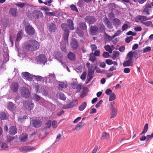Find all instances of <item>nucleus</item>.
Masks as SVG:
<instances>
[{"mask_svg": "<svg viewBox=\"0 0 153 153\" xmlns=\"http://www.w3.org/2000/svg\"><path fill=\"white\" fill-rule=\"evenodd\" d=\"M133 37L132 36H130L126 39V42L127 43H129L132 39Z\"/></svg>", "mask_w": 153, "mask_h": 153, "instance_id": "obj_61", "label": "nucleus"}, {"mask_svg": "<svg viewBox=\"0 0 153 153\" xmlns=\"http://www.w3.org/2000/svg\"><path fill=\"white\" fill-rule=\"evenodd\" d=\"M128 27V25L127 24H124L122 27V30L123 31H124L126 30Z\"/></svg>", "mask_w": 153, "mask_h": 153, "instance_id": "obj_59", "label": "nucleus"}, {"mask_svg": "<svg viewBox=\"0 0 153 153\" xmlns=\"http://www.w3.org/2000/svg\"><path fill=\"white\" fill-rule=\"evenodd\" d=\"M33 16L36 19L39 17H43V16L42 12L39 10L34 11L33 13Z\"/></svg>", "mask_w": 153, "mask_h": 153, "instance_id": "obj_13", "label": "nucleus"}, {"mask_svg": "<svg viewBox=\"0 0 153 153\" xmlns=\"http://www.w3.org/2000/svg\"><path fill=\"white\" fill-rule=\"evenodd\" d=\"M151 18H152L150 17L147 18L146 17L144 16H139L136 18L135 19L137 22L138 20L140 21L143 24V23L145 22L144 21L150 19Z\"/></svg>", "mask_w": 153, "mask_h": 153, "instance_id": "obj_11", "label": "nucleus"}, {"mask_svg": "<svg viewBox=\"0 0 153 153\" xmlns=\"http://www.w3.org/2000/svg\"><path fill=\"white\" fill-rule=\"evenodd\" d=\"M64 32L65 33L64 35V38L65 40H66L69 36V30H66Z\"/></svg>", "mask_w": 153, "mask_h": 153, "instance_id": "obj_35", "label": "nucleus"}, {"mask_svg": "<svg viewBox=\"0 0 153 153\" xmlns=\"http://www.w3.org/2000/svg\"><path fill=\"white\" fill-rule=\"evenodd\" d=\"M92 75L93 74H88L87 78V81L86 82L87 84L93 78Z\"/></svg>", "mask_w": 153, "mask_h": 153, "instance_id": "obj_48", "label": "nucleus"}, {"mask_svg": "<svg viewBox=\"0 0 153 153\" xmlns=\"http://www.w3.org/2000/svg\"><path fill=\"white\" fill-rule=\"evenodd\" d=\"M58 97L59 99L63 100H65L66 99L64 95L62 93L59 94L58 95Z\"/></svg>", "mask_w": 153, "mask_h": 153, "instance_id": "obj_47", "label": "nucleus"}, {"mask_svg": "<svg viewBox=\"0 0 153 153\" xmlns=\"http://www.w3.org/2000/svg\"><path fill=\"white\" fill-rule=\"evenodd\" d=\"M86 73L85 72H83L82 74L80 76V78L84 80L86 78Z\"/></svg>", "mask_w": 153, "mask_h": 153, "instance_id": "obj_56", "label": "nucleus"}, {"mask_svg": "<svg viewBox=\"0 0 153 153\" xmlns=\"http://www.w3.org/2000/svg\"><path fill=\"white\" fill-rule=\"evenodd\" d=\"M96 56H95L94 54L92 53L90 54V60L92 62H94L96 59Z\"/></svg>", "mask_w": 153, "mask_h": 153, "instance_id": "obj_36", "label": "nucleus"}, {"mask_svg": "<svg viewBox=\"0 0 153 153\" xmlns=\"http://www.w3.org/2000/svg\"><path fill=\"white\" fill-rule=\"evenodd\" d=\"M122 32L120 30H117L116 32L112 36V37H115V36H119Z\"/></svg>", "mask_w": 153, "mask_h": 153, "instance_id": "obj_53", "label": "nucleus"}, {"mask_svg": "<svg viewBox=\"0 0 153 153\" xmlns=\"http://www.w3.org/2000/svg\"><path fill=\"white\" fill-rule=\"evenodd\" d=\"M143 24L147 27H152L153 26L152 22L151 21H148L143 23Z\"/></svg>", "mask_w": 153, "mask_h": 153, "instance_id": "obj_43", "label": "nucleus"}, {"mask_svg": "<svg viewBox=\"0 0 153 153\" xmlns=\"http://www.w3.org/2000/svg\"><path fill=\"white\" fill-rule=\"evenodd\" d=\"M87 104L86 102H84L79 107V109L80 111L83 110L86 107Z\"/></svg>", "mask_w": 153, "mask_h": 153, "instance_id": "obj_34", "label": "nucleus"}, {"mask_svg": "<svg viewBox=\"0 0 153 153\" xmlns=\"http://www.w3.org/2000/svg\"><path fill=\"white\" fill-rule=\"evenodd\" d=\"M7 107L8 109L11 111H13L16 108V106L12 102H10L8 103Z\"/></svg>", "mask_w": 153, "mask_h": 153, "instance_id": "obj_22", "label": "nucleus"}, {"mask_svg": "<svg viewBox=\"0 0 153 153\" xmlns=\"http://www.w3.org/2000/svg\"><path fill=\"white\" fill-rule=\"evenodd\" d=\"M68 57L69 59L71 61H74L75 59V55L72 52H70L68 54Z\"/></svg>", "mask_w": 153, "mask_h": 153, "instance_id": "obj_26", "label": "nucleus"}, {"mask_svg": "<svg viewBox=\"0 0 153 153\" xmlns=\"http://www.w3.org/2000/svg\"><path fill=\"white\" fill-rule=\"evenodd\" d=\"M105 63L108 65H111L112 64V61L110 59H106L105 60Z\"/></svg>", "mask_w": 153, "mask_h": 153, "instance_id": "obj_64", "label": "nucleus"}, {"mask_svg": "<svg viewBox=\"0 0 153 153\" xmlns=\"http://www.w3.org/2000/svg\"><path fill=\"white\" fill-rule=\"evenodd\" d=\"M57 122L56 121L53 120L51 122V125L52 127L53 128H56L57 127Z\"/></svg>", "mask_w": 153, "mask_h": 153, "instance_id": "obj_50", "label": "nucleus"}, {"mask_svg": "<svg viewBox=\"0 0 153 153\" xmlns=\"http://www.w3.org/2000/svg\"><path fill=\"white\" fill-rule=\"evenodd\" d=\"M148 129V124H146L144 127L143 130L141 134H145L147 131Z\"/></svg>", "mask_w": 153, "mask_h": 153, "instance_id": "obj_41", "label": "nucleus"}, {"mask_svg": "<svg viewBox=\"0 0 153 153\" xmlns=\"http://www.w3.org/2000/svg\"><path fill=\"white\" fill-rule=\"evenodd\" d=\"M55 77V75L54 74H51L45 78L49 79V83H54L56 80Z\"/></svg>", "mask_w": 153, "mask_h": 153, "instance_id": "obj_14", "label": "nucleus"}, {"mask_svg": "<svg viewBox=\"0 0 153 153\" xmlns=\"http://www.w3.org/2000/svg\"><path fill=\"white\" fill-rule=\"evenodd\" d=\"M152 10L149 5H146L144 9L142 11V13L143 15H149L150 13L151 12Z\"/></svg>", "mask_w": 153, "mask_h": 153, "instance_id": "obj_10", "label": "nucleus"}, {"mask_svg": "<svg viewBox=\"0 0 153 153\" xmlns=\"http://www.w3.org/2000/svg\"><path fill=\"white\" fill-rule=\"evenodd\" d=\"M56 25L54 23H49L48 25V29L49 31L51 33L55 32L57 30Z\"/></svg>", "mask_w": 153, "mask_h": 153, "instance_id": "obj_9", "label": "nucleus"}, {"mask_svg": "<svg viewBox=\"0 0 153 153\" xmlns=\"http://www.w3.org/2000/svg\"><path fill=\"white\" fill-rule=\"evenodd\" d=\"M35 149L34 147L29 146L22 147L19 149L20 151L24 153L34 150Z\"/></svg>", "mask_w": 153, "mask_h": 153, "instance_id": "obj_4", "label": "nucleus"}, {"mask_svg": "<svg viewBox=\"0 0 153 153\" xmlns=\"http://www.w3.org/2000/svg\"><path fill=\"white\" fill-rule=\"evenodd\" d=\"M67 85L66 83L62 82H59V89L62 88H65L67 87Z\"/></svg>", "mask_w": 153, "mask_h": 153, "instance_id": "obj_29", "label": "nucleus"}, {"mask_svg": "<svg viewBox=\"0 0 153 153\" xmlns=\"http://www.w3.org/2000/svg\"><path fill=\"white\" fill-rule=\"evenodd\" d=\"M32 76L34 77H35V79L38 81H41L42 79V77L40 76L33 75Z\"/></svg>", "mask_w": 153, "mask_h": 153, "instance_id": "obj_46", "label": "nucleus"}, {"mask_svg": "<svg viewBox=\"0 0 153 153\" xmlns=\"http://www.w3.org/2000/svg\"><path fill=\"white\" fill-rule=\"evenodd\" d=\"M23 35V32L22 31H20L18 32L17 35V37L15 41V43L17 42H19L22 38V36Z\"/></svg>", "mask_w": 153, "mask_h": 153, "instance_id": "obj_27", "label": "nucleus"}, {"mask_svg": "<svg viewBox=\"0 0 153 153\" xmlns=\"http://www.w3.org/2000/svg\"><path fill=\"white\" fill-rule=\"evenodd\" d=\"M56 58L62 64L63 62L62 55L60 53H59L56 56Z\"/></svg>", "mask_w": 153, "mask_h": 153, "instance_id": "obj_33", "label": "nucleus"}, {"mask_svg": "<svg viewBox=\"0 0 153 153\" xmlns=\"http://www.w3.org/2000/svg\"><path fill=\"white\" fill-rule=\"evenodd\" d=\"M32 121L33 126L36 128L39 127L42 125L41 121L39 120H33Z\"/></svg>", "mask_w": 153, "mask_h": 153, "instance_id": "obj_19", "label": "nucleus"}, {"mask_svg": "<svg viewBox=\"0 0 153 153\" xmlns=\"http://www.w3.org/2000/svg\"><path fill=\"white\" fill-rule=\"evenodd\" d=\"M79 26L83 30L86 29L87 26L85 22H80L79 23Z\"/></svg>", "mask_w": 153, "mask_h": 153, "instance_id": "obj_31", "label": "nucleus"}, {"mask_svg": "<svg viewBox=\"0 0 153 153\" xmlns=\"http://www.w3.org/2000/svg\"><path fill=\"white\" fill-rule=\"evenodd\" d=\"M67 22L70 29L71 30H73L74 24L73 21L70 19H68L67 20Z\"/></svg>", "mask_w": 153, "mask_h": 153, "instance_id": "obj_25", "label": "nucleus"}, {"mask_svg": "<svg viewBox=\"0 0 153 153\" xmlns=\"http://www.w3.org/2000/svg\"><path fill=\"white\" fill-rule=\"evenodd\" d=\"M22 77L27 80L30 81L32 79L33 76L27 72H22Z\"/></svg>", "mask_w": 153, "mask_h": 153, "instance_id": "obj_8", "label": "nucleus"}, {"mask_svg": "<svg viewBox=\"0 0 153 153\" xmlns=\"http://www.w3.org/2000/svg\"><path fill=\"white\" fill-rule=\"evenodd\" d=\"M85 123L82 122L79 123L76 126L75 128L73 130H76L77 131L79 130L84 125Z\"/></svg>", "mask_w": 153, "mask_h": 153, "instance_id": "obj_28", "label": "nucleus"}, {"mask_svg": "<svg viewBox=\"0 0 153 153\" xmlns=\"http://www.w3.org/2000/svg\"><path fill=\"white\" fill-rule=\"evenodd\" d=\"M25 30L27 33L29 35L32 36L35 33V30L30 25H27L25 27Z\"/></svg>", "mask_w": 153, "mask_h": 153, "instance_id": "obj_6", "label": "nucleus"}, {"mask_svg": "<svg viewBox=\"0 0 153 153\" xmlns=\"http://www.w3.org/2000/svg\"><path fill=\"white\" fill-rule=\"evenodd\" d=\"M33 99L36 101H38L40 100V97L36 94H34L33 97Z\"/></svg>", "mask_w": 153, "mask_h": 153, "instance_id": "obj_51", "label": "nucleus"}, {"mask_svg": "<svg viewBox=\"0 0 153 153\" xmlns=\"http://www.w3.org/2000/svg\"><path fill=\"white\" fill-rule=\"evenodd\" d=\"M151 49V47H147L143 49V52L145 53L149 51Z\"/></svg>", "mask_w": 153, "mask_h": 153, "instance_id": "obj_58", "label": "nucleus"}, {"mask_svg": "<svg viewBox=\"0 0 153 153\" xmlns=\"http://www.w3.org/2000/svg\"><path fill=\"white\" fill-rule=\"evenodd\" d=\"M77 101L76 100H75L70 102L69 104L70 106H71V108H72L77 104Z\"/></svg>", "mask_w": 153, "mask_h": 153, "instance_id": "obj_39", "label": "nucleus"}, {"mask_svg": "<svg viewBox=\"0 0 153 153\" xmlns=\"http://www.w3.org/2000/svg\"><path fill=\"white\" fill-rule=\"evenodd\" d=\"M70 7L71 9L75 11L76 12H78V10L75 6L74 5H72Z\"/></svg>", "mask_w": 153, "mask_h": 153, "instance_id": "obj_60", "label": "nucleus"}, {"mask_svg": "<svg viewBox=\"0 0 153 153\" xmlns=\"http://www.w3.org/2000/svg\"><path fill=\"white\" fill-rule=\"evenodd\" d=\"M112 23L113 25L116 27H118L121 24L120 20L117 18L114 19L112 21Z\"/></svg>", "mask_w": 153, "mask_h": 153, "instance_id": "obj_24", "label": "nucleus"}, {"mask_svg": "<svg viewBox=\"0 0 153 153\" xmlns=\"http://www.w3.org/2000/svg\"><path fill=\"white\" fill-rule=\"evenodd\" d=\"M15 38V36L13 35H10V42H11L12 45H13V40L14 38Z\"/></svg>", "mask_w": 153, "mask_h": 153, "instance_id": "obj_57", "label": "nucleus"}, {"mask_svg": "<svg viewBox=\"0 0 153 153\" xmlns=\"http://www.w3.org/2000/svg\"><path fill=\"white\" fill-rule=\"evenodd\" d=\"M37 62L38 63H45L47 61V58L45 55L40 54L37 58Z\"/></svg>", "mask_w": 153, "mask_h": 153, "instance_id": "obj_5", "label": "nucleus"}, {"mask_svg": "<svg viewBox=\"0 0 153 153\" xmlns=\"http://www.w3.org/2000/svg\"><path fill=\"white\" fill-rule=\"evenodd\" d=\"M95 69L96 70V72L97 73H104L105 72V71L102 70L101 71L99 68L97 67H95Z\"/></svg>", "mask_w": 153, "mask_h": 153, "instance_id": "obj_55", "label": "nucleus"}, {"mask_svg": "<svg viewBox=\"0 0 153 153\" xmlns=\"http://www.w3.org/2000/svg\"><path fill=\"white\" fill-rule=\"evenodd\" d=\"M21 94L22 96L24 97L28 98L30 95L29 90L27 88L22 87L21 88Z\"/></svg>", "mask_w": 153, "mask_h": 153, "instance_id": "obj_3", "label": "nucleus"}, {"mask_svg": "<svg viewBox=\"0 0 153 153\" xmlns=\"http://www.w3.org/2000/svg\"><path fill=\"white\" fill-rule=\"evenodd\" d=\"M76 33L80 37H83L84 35V33L82 31L79 29H77L76 31Z\"/></svg>", "mask_w": 153, "mask_h": 153, "instance_id": "obj_37", "label": "nucleus"}, {"mask_svg": "<svg viewBox=\"0 0 153 153\" xmlns=\"http://www.w3.org/2000/svg\"><path fill=\"white\" fill-rule=\"evenodd\" d=\"M117 110L116 108L114 107H112L111 113V117L110 118H114L116 116Z\"/></svg>", "mask_w": 153, "mask_h": 153, "instance_id": "obj_23", "label": "nucleus"}, {"mask_svg": "<svg viewBox=\"0 0 153 153\" xmlns=\"http://www.w3.org/2000/svg\"><path fill=\"white\" fill-rule=\"evenodd\" d=\"M105 37L106 39H108L109 41L111 40L114 38V37H112V36H108L106 33L105 34Z\"/></svg>", "mask_w": 153, "mask_h": 153, "instance_id": "obj_54", "label": "nucleus"}, {"mask_svg": "<svg viewBox=\"0 0 153 153\" xmlns=\"http://www.w3.org/2000/svg\"><path fill=\"white\" fill-rule=\"evenodd\" d=\"M82 85V84H78L76 83L73 82L72 86L73 89H76V90L77 92H79L81 89Z\"/></svg>", "mask_w": 153, "mask_h": 153, "instance_id": "obj_16", "label": "nucleus"}, {"mask_svg": "<svg viewBox=\"0 0 153 153\" xmlns=\"http://www.w3.org/2000/svg\"><path fill=\"white\" fill-rule=\"evenodd\" d=\"M119 55L118 52L116 51H114L113 52V56L112 58L113 59H114L117 56H118Z\"/></svg>", "mask_w": 153, "mask_h": 153, "instance_id": "obj_49", "label": "nucleus"}, {"mask_svg": "<svg viewBox=\"0 0 153 153\" xmlns=\"http://www.w3.org/2000/svg\"><path fill=\"white\" fill-rule=\"evenodd\" d=\"M19 85L16 82H14L12 83L10 86V89L14 92H16L19 88Z\"/></svg>", "mask_w": 153, "mask_h": 153, "instance_id": "obj_18", "label": "nucleus"}, {"mask_svg": "<svg viewBox=\"0 0 153 153\" xmlns=\"http://www.w3.org/2000/svg\"><path fill=\"white\" fill-rule=\"evenodd\" d=\"M141 53V51L139 50H137L134 51L133 53L135 57H138L140 56Z\"/></svg>", "mask_w": 153, "mask_h": 153, "instance_id": "obj_45", "label": "nucleus"}, {"mask_svg": "<svg viewBox=\"0 0 153 153\" xmlns=\"http://www.w3.org/2000/svg\"><path fill=\"white\" fill-rule=\"evenodd\" d=\"M39 44L37 41L35 40L30 39L26 42L25 48L30 51H35L39 48Z\"/></svg>", "mask_w": 153, "mask_h": 153, "instance_id": "obj_1", "label": "nucleus"}, {"mask_svg": "<svg viewBox=\"0 0 153 153\" xmlns=\"http://www.w3.org/2000/svg\"><path fill=\"white\" fill-rule=\"evenodd\" d=\"M10 14L13 17H16L18 15V12L16 8H12L9 10Z\"/></svg>", "mask_w": 153, "mask_h": 153, "instance_id": "obj_15", "label": "nucleus"}, {"mask_svg": "<svg viewBox=\"0 0 153 153\" xmlns=\"http://www.w3.org/2000/svg\"><path fill=\"white\" fill-rule=\"evenodd\" d=\"M0 118L2 120H4L6 119V114L4 112H1L0 114Z\"/></svg>", "mask_w": 153, "mask_h": 153, "instance_id": "obj_40", "label": "nucleus"}, {"mask_svg": "<svg viewBox=\"0 0 153 153\" xmlns=\"http://www.w3.org/2000/svg\"><path fill=\"white\" fill-rule=\"evenodd\" d=\"M27 136L26 135H23L20 137L21 141L22 142H24L27 141Z\"/></svg>", "mask_w": 153, "mask_h": 153, "instance_id": "obj_42", "label": "nucleus"}, {"mask_svg": "<svg viewBox=\"0 0 153 153\" xmlns=\"http://www.w3.org/2000/svg\"><path fill=\"white\" fill-rule=\"evenodd\" d=\"M1 148L4 150H6L8 149L7 144L6 143H3L1 146Z\"/></svg>", "mask_w": 153, "mask_h": 153, "instance_id": "obj_52", "label": "nucleus"}, {"mask_svg": "<svg viewBox=\"0 0 153 153\" xmlns=\"http://www.w3.org/2000/svg\"><path fill=\"white\" fill-rule=\"evenodd\" d=\"M98 28L96 26H91L90 28V33L91 35H94L97 33Z\"/></svg>", "mask_w": 153, "mask_h": 153, "instance_id": "obj_12", "label": "nucleus"}, {"mask_svg": "<svg viewBox=\"0 0 153 153\" xmlns=\"http://www.w3.org/2000/svg\"><path fill=\"white\" fill-rule=\"evenodd\" d=\"M85 20L86 22L89 24H93L96 21V18L94 16H88L85 17Z\"/></svg>", "mask_w": 153, "mask_h": 153, "instance_id": "obj_7", "label": "nucleus"}, {"mask_svg": "<svg viewBox=\"0 0 153 153\" xmlns=\"http://www.w3.org/2000/svg\"><path fill=\"white\" fill-rule=\"evenodd\" d=\"M109 137V134L108 133L104 132L103 133L101 137V139L104 140Z\"/></svg>", "mask_w": 153, "mask_h": 153, "instance_id": "obj_32", "label": "nucleus"}, {"mask_svg": "<svg viewBox=\"0 0 153 153\" xmlns=\"http://www.w3.org/2000/svg\"><path fill=\"white\" fill-rule=\"evenodd\" d=\"M61 27L64 31H65L66 30H68L66 28L67 25L66 24L63 23L62 24Z\"/></svg>", "mask_w": 153, "mask_h": 153, "instance_id": "obj_63", "label": "nucleus"}, {"mask_svg": "<svg viewBox=\"0 0 153 153\" xmlns=\"http://www.w3.org/2000/svg\"><path fill=\"white\" fill-rule=\"evenodd\" d=\"M134 55L133 53L131 51L127 54L126 59H130L133 60L132 57Z\"/></svg>", "mask_w": 153, "mask_h": 153, "instance_id": "obj_30", "label": "nucleus"}, {"mask_svg": "<svg viewBox=\"0 0 153 153\" xmlns=\"http://www.w3.org/2000/svg\"><path fill=\"white\" fill-rule=\"evenodd\" d=\"M124 67L126 66H132L133 65V60L126 59V61L124 62L123 64Z\"/></svg>", "mask_w": 153, "mask_h": 153, "instance_id": "obj_21", "label": "nucleus"}, {"mask_svg": "<svg viewBox=\"0 0 153 153\" xmlns=\"http://www.w3.org/2000/svg\"><path fill=\"white\" fill-rule=\"evenodd\" d=\"M71 45L72 48L75 49H76L78 46V42L77 40L74 39H73Z\"/></svg>", "mask_w": 153, "mask_h": 153, "instance_id": "obj_17", "label": "nucleus"}, {"mask_svg": "<svg viewBox=\"0 0 153 153\" xmlns=\"http://www.w3.org/2000/svg\"><path fill=\"white\" fill-rule=\"evenodd\" d=\"M51 124V121L49 120L46 124V128H49L50 127Z\"/></svg>", "mask_w": 153, "mask_h": 153, "instance_id": "obj_62", "label": "nucleus"}, {"mask_svg": "<svg viewBox=\"0 0 153 153\" xmlns=\"http://www.w3.org/2000/svg\"><path fill=\"white\" fill-rule=\"evenodd\" d=\"M17 129L16 127L12 126L9 129V133L10 135H14L17 133Z\"/></svg>", "mask_w": 153, "mask_h": 153, "instance_id": "obj_20", "label": "nucleus"}, {"mask_svg": "<svg viewBox=\"0 0 153 153\" xmlns=\"http://www.w3.org/2000/svg\"><path fill=\"white\" fill-rule=\"evenodd\" d=\"M115 98L116 97L115 94L114 93H112L110 94L109 101H112L114 100Z\"/></svg>", "mask_w": 153, "mask_h": 153, "instance_id": "obj_44", "label": "nucleus"}, {"mask_svg": "<svg viewBox=\"0 0 153 153\" xmlns=\"http://www.w3.org/2000/svg\"><path fill=\"white\" fill-rule=\"evenodd\" d=\"M104 48L106 51H108L109 53H112V50L110 46L107 45L105 46Z\"/></svg>", "mask_w": 153, "mask_h": 153, "instance_id": "obj_38", "label": "nucleus"}, {"mask_svg": "<svg viewBox=\"0 0 153 153\" xmlns=\"http://www.w3.org/2000/svg\"><path fill=\"white\" fill-rule=\"evenodd\" d=\"M23 106L26 109L29 110H32L34 107L33 103L30 100H27L23 103Z\"/></svg>", "mask_w": 153, "mask_h": 153, "instance_id": "obj_2", "label": "nucleus"}]
</instances>
